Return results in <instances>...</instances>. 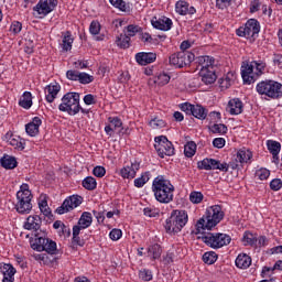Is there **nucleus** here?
<instances>
[{
  "instance_id": "f257e3e1",
  "label": "nucleus",
  "mask_w": 282,
  "mask_h": 282,
  "mask_svg": "<svg viewBox=\"0 0 282 282\" xmlns=\"http://www.w3.org/2000/svg\"><path fill=\"white\" fill-rule=\"evenodd\" d=\"M152 193L159 204H171L174 199L175 186L164 175H159L152 182Z\"/></svg>"
},
{
  "instance_id": "f03ea898",
  "label": "nucleus",
  "mask_w": 282,
  "mask_h": 282,
  "mask_svg": "<svg viewBox=\"0 0 282 282\" xmlns=\"http://www.w3.org/2000/svg\"><path fill=\"white\" fill-rule=\"evenodd\" d=\"M267 67L268 65L263 61L243 62L241 65V76L245 85H252V83L259 80V77L265 74Z\"/></svg>"
},
{
  "instance_id": "7ed1b4c3",
  "label": "nucleus",
  "mask_w": 282,
  "mask_h": 282,
  "mask_svg": "<svg viewBox=\"0 0 282 282\" xmlns=\"http://www.w3.org/2000/svg\"><path fill=\"white\" fill-rule=\"evenodd\" d=\"M224 210L221 206L214 205L206 212V216L198 219L196 223V231L203 232V230H213L217 224L224 219Z\"/></svg>"
},
{
  "instance_id": "20e7f679",
  "label": "nucleus",
  "mask_w": 282,
  "mask_h": 282,
  "mask_svg": "<svg viewBox=\"0 0 282 282\" xmlns=\"http://www.w3.org/2000/svg\"><path fill=\"white\" fill-rule=\"evenodd\" d=\"M32 192L30 191V185L22 184L20 191L17 193V199L14 208L19 215H30L32 213Z\"/></svg>"
},
{
  "instance_id": "39448f33",
  "label": "nucleus",
  "mask_w": 282,
  "mask_h": 282,
  "mask_svg": "<svg viewBox=\"0 0 282 282\" xmlns=\"http://www.w3.org/2000/svg\"><path fill=\"white\" fill-rule=\"evenodd\" d=\"M256 91L259 96L279 100V98H282V84L273 79H265L257 84Z\"/></svg>"
},
{
  "instance_id": "423d86ee",
  "label": "nucleus",
  "mask_w": 282,
  "mask_h": 282,
  "mask_svg": "<svg viewBox=\"0 0 282 282\" xmlns=\"http://www.w3.org/2000/svg\"><path fill=\"white\" fill-rule=\"evenodd\" d=\"M188 224V213L182 209H175L171 216L165 220V230L170 234L182 232V228Z\"/></svg>"
},
{
  "instance_id": "0eeeda50",
  "label": "nucleus",
  "mask_w": 282,
  "mask_h": 282,
  "mask_svg": "<svg viewBox=\"0 0 282 282\" xmlns=\"http://www.w3.org/2000/svg\"><path fill=\"white\" fill-rule=\"evenodd\" d=\"M196 234L200 235L198 239H202L203 243H206V246L214 250H219V248H224V246H228L232 241V238L226 234L205 232L204 230L200 232L196 231Z\"/></svg>"
},
{
  "instance_id": "6e6552de",
  "label": "nucleus",
  "mask_w": 282,
  "mask_h": 282,
  "mask_svg": "<svg viewBox=\"0 0 282 282\" xmlns=\"http://www.w3.org/2000/svg\"><path fill=\"white\" fill-rule=\"evenodd\" d=\"M59 111L76 116L80 113V94L66 93L62 98V104L58 106Z\"/></svg>"
},
{
  "instance_id": "1a4fd4ad",
  "label": "nucleus",
  "mask_w": 282,
  "mask_h": 282,
  "mask_svg": "<svg viewBox=\"0 0 282 282\" xmlns=\"http://www.w3.org/2000/svg\"><path fill=\"white\" fill-rule=\"evenodd\" d=\"M232 169V171L237 170L239 164L237 163H221V161L219 160H215V159H209V158H206L202 161H198L197 162V169L199 171H221L223 173H228L230 166Z\"/></svg>"
},
{
  "instance_id": "9d476101",
  "label": "nucleus",
  "mask_w": 282,
  "mask_h": 282,
  "mask_svg": "<svg viewBox=\"0 0 282 282\" xmlns=\"http://www.w3.org/2000/svg\"><path fill=\"white\" fill-rule=\"evenodd\" d=\"M35 240L31 245V248L33 250H36L37 252H47V254H57L58 249L56 247V241L45 238V236H42L39 232L34 234Z\"/></svg>"
},
{
  "instance_id": "9b49d317",
  "label": "nucleus",
  "mask_w": 282,
  "mask_h": 282,
  "mask_svg": "<svg viewBox=\"0 0 282 282\" xmlns=\"http://www.w3.org/2000/svg\"><path fill=\"white\" fill-rule=\"evenodd\" d=\"M195 61V53L189 51H180L170 56V65L176 69L188 67Z\"/></svg>"
},
{
  "instance_id": "f8f14e48",
  "label": "nucleus",
  "mask_w": 282,
  "mask_h": 282,
  "mask_svg": "<svg viewBox=\"0 0 282 282\" xmlns=\"http://www.w3.org/2000/svg\"><path fill=\"white\" fill-rule=\"evenodd\" d=\"M154 142V149L162 159L166 158V155L169 158L175 155V147L169 141V138L164 135L155 137Z\"/></svg>"
},
{
  "instance_id": "ddd939ff",
  "label": "nucleus",
  "mask_w": 282,
  "mask_h": 282,
  "mask_svg": "<svg viewBox=\"0 0 282 282\" xmlns=\"http://www.w3.org/2000/svg\"><path fill=\"white\" fill-rule=\"evenodd\" d=\"M259 32H261V25L257 19L248 20L243 26L236 30L237 36L245 39H254L259 36Z\"/></svg>"
},
{
  "instance_id": "4468645a",
  "label": "nucleus",
  "mask_w": 282,
  "mask_h": 282,
  "mask_svg": "<svg viewBox=\"0 0 282 282\" xmlns=\"http://www.w3.org/2000/svg\"><path fill=\"white\" fill-rule=\"evenodd\" d=\"M83 204V197L79 195H73L67 197L62 206L57 207V215H65V213H69V210H74V208H78Z\"/></svg>"
},
{
  "instance_id": "2eb2a0df",
  "label": "nucleus",
  "mask_w": 282,
  "mask_h": 282,
  "mask_svg": "<svg viewBox=\"0 0 282 282\" xmlns=\"http://www.w3.org/2000/svg\"><path fill=\"white\" fill-rule=\"evenodd\" d=\"M58 6V0H41L34 8L39 15L47 17Z\"/></svg>"
},
{
  "instance_id": "dca6fc26",
  "label": "nucleus",
  "mask_w": 282,
  "mask_h": 282,
  "mask_svg": "<svg viewBox=\"0 0 282 282\" xmlns=\"http://www.w3.org/2000/svg\"><path fill=\"white\" fill-rule=\"evenodd\" d=\"M140 164L138 160L131 161L130 165L123 166L120 170L121 177H123V180H133L140 171Z\"/></svg>"
},
{
  "instance_id": "f3484780",
  "label": "nucleus",
  "mask_w": 282,
  "mask_h": 282,
  "mask_svg": "<svg viewBox=\"0 0 282 282\" xmlns=\"http://www.w3.org/2000/svg\"><path fill=\"white\" fill-rule=\"evenodd\" d=\"M151 24H152V28H154L155 30H161L162 32H169V30L173 28V20L164 15L160 18L153 17L151 20Z\"/></svg>"
},
{
  "instance_id": "a211bd4d",
  "label": "nucleus",
  "mask_w": 282,
  "mask_h": 282,
  "mask_svg": "<svg viewBox=\"0 0 282 282\" xmlns=\"http://www.w3.org/2000/svg\"><path fill=\"white\" fill-rule=\"evenodd\" d=\"M194 61L199 72H202V69H215V58L208 55L198 56L196 58L194 57Z\"/></svg>"
},
{
  "instance_id": "6ab92c4d",
  "label": "nucleus",
  "mask_w": 282,
  "mask_h": 282,
  "mask_svg": "<svg viewBox=\"0 0 282 282\" xmlns=\"http://www.w3.org/2000/svg\"><path fill=\"white\" fill-rule=\"evenodd\" d=\"M156 58H158V54L153 52H150V53L140 52L135 54V61L138 65H142V66L151 65V63H155Z\"/></svg>"
},
{
  "instance_id": "aec40b11",
  "label": "nucleus",
  "mask_w": 282,
  "mask_h": 282,
  "mask_svg": "<svg viewBox=\"0 0 282 282\" xmlns=\"http://www.w3.org/2000/svg\"><path fill=\"white\" fill-rule=\"evenodd\" d=\"M108 122L109 124L105 127V131L111 138L118 129H122V119L120 117H108Z\"/></svg>"
},
{
  "instance_id": "412c9836",
  "label": "nucleus",
  "mask_w": 282,
  "mask_h": 282,
  "mask_svg": "<svg viewBox=\"0 0 282 282\" xmlns=\"http://www.w3.org/2000/svg\"><path fill=\"white\" fill-rule=\"evenodd\" d=\"M0 272L3 274L2 282H14L17 269L10 263L0 264Z\"/></svg>"
},
{
  "instance_id": "4be33fe9",
  "label": "nucleus",
  "mask_w": 282,
  "mask_h": 282,
  "mask_svg": "<svg viewBox=\"0 0 282 282\" xmlns=\"http://www.w3.org/2000/svg\"><path fill=\"white\" fill-rule=\"evenodd\" d=\"M61 91V85L58 83L50 84L44 88L45 100L47 102H53L56 100V96Z\"/></svg>"
},
{
  "instance_id": "5701e85b",
  "label": "nucleus",
  "mask_w": 282,
  "mask_h": 282,
  "mask_svg": "<svg viewBox=\"0 0 282 282\" xmlns=\"http://www.w3.org/2000/svg\"><path fill=\"white\" fill-rule=\"evenodd\" d=\"M41 224H43V220H41L39 215L29 216L24 223V228L25 230H34V232H39Z\"/></svg>"
},
{
  "instance_id": "b1692460",
  "label": "nucleus",
  "mask_w": 282,
  "mask_h": 282,
  "mask_svg": "<svg viewBox=\"0 0 282 282\" xmlns=\"http://www.w3.org/2000/svg\"><path fill=\"white\" fill-rule=\"evenodd\" d=\"M41 124H43V121L39 117H34L31 122L25 124V132L31 138H35V135H39Z\"/></svg>"
},
{
  "instance_id": "393cba45",
  "label": "nucleus",
  "mask_w": 282,
  "mask_h": 282,
  "mask_svg": "<svg viewBox=\"0 0 282 282\" xmlns=\"http://www.w3.org/2000/svg\"><path fill=\"white\" fill-rule=\"evenodd\" d=\"M227 109L231 116H239L243 113V102L239 98H234L229 100Z\"/></svg>"
},
{
  "instance_id": "a878e982",
  "label": "nucleus",
  "mask_w": 282,
  "mask_h": 282,
  "mask_svg": "<svg viewBox=\"0 0 282 282\" xmlns=\"http://www.w3.org/2000/svg\"><path fill=\"white\" fill-rule=\"evenodd\" d=\"M94 221V217H91V213L84 212L77 223V225L74 226V228H79V230H85L91 226Z\"/></svg>"
},
{
  "instance_id": "bb28decb",
  "label": "nucleus",
  "mask_w": 282,
  "mask_h": 282,
  "mask_svg": "<svg viewBox=\"0 0 282 282\" xmlns=\"http://www.w3.org/2000/svg\"><path fill=\"white\" fill-rule=\"evenodd\" d=\"M199 76L202 78V82L205 85H213V83H215V80H217V75L215 74V68L200 69Z\"/></svg>"
},
{
  "instance_id": "cd10ccee",
  "label": "nucleus",
  "mask_w": 282,
  "mask_h": 282,
  "mask_svg": "<svg viewBox=\"0 0 282 282\" xmlns=\"http://www.w3.org/2000/svg\"><path fill=\"white\" fill-rule=\"evenodd\" d=\"M235 160H236V162H239V164H248V162H250V160H252V151H250L246 148H242L237 151Z\"/></svg>"
},
{
  "instance_id": "c85d7f7f",
  "label": "nucleus",
  "mask_w": 282,
  "mask_h": 282,
  "mask_svg": "<svg viewBox=\"0 0 282 282\" xmlns=\"http://www.w3.org/2000/svg\"><path fill=\"white\" fill-rule=\"evenodd\" d=\"M236 265L240 270H247V268H250V265H252V258H250V256L246 253H240L236 258Z\"/></svg>"
},
{
  "instance_id": "c756f323",
  "label": "nucleus",
  "mask_w": 282,
  "mask_h": 282,
  "mask_svg": "<svg viewBox=\"0 0 282 282\" xmlns=\"http://www.w3.org/2000/svg\"><path fill=\"white\" fill-rule=\"evenodd\" d=\"M267 149L273 155V160H279V153H281V143L274 140L267 141Z\"/></svg>"
},
{
  "instance_id": "7c9ffc66",
  "label": "nucleus",
  "mask_w": 282,
  "mask_h": 282,
  "mask_svg": "<svg viewBox=\"0 0 282 282\" xmlns=\"http://www.w3.org/2000/svg\"><path fill=\"white\" fill-rule=\"evenodd\" d=\"M8 143L10 147H13V149H17L18 151H23V149H25V140L19 135H11L8 140Z\"/></svg>"
},
{
  "instance_id": "2f4dec72",
  "label": "nucleus",
  "mask_w": 282,
  "mask_h": 282,
  "mask_svg": "<svg viewBox=\"0 0 282 282\" xmlns=\"http://www.w3.org/2000/svg\"><path fill=\"white\" fill-rule=\"evenodd\" d=\"M192 116H194V118H197V120H206V118H208V109H206L202 105H194Z\"/></svg>"
},
{
  "instance_id": "473e14b6",
  "label": "nucleus",
  "mask_w": 282,
  "mask_h": 282,
  "mask_svg": "<svg viewBox=\"0 0 282 282\" xmlns=\"http://www.w3.org/2000/svg\"><path fill=\"white\" fill-rule=\"evenodd\" d=\"M0 164L3 169H7V170L17 169V164H18L17 158L4 155L3 158H1Z\"/></svg>"
},
{
  "instance_id": "72a5a7b5",
  "label": "nucleus",
  "mask_w": 282,
  "mask_h": 282,
  "mask_svg": "<svg viewBox=\"0 0 282 282\" xmlns=\"http://www.w3.org/2000/svg\"><path fill=\"white\" fill-rule=\"evenodd\" d=\"M74 44V37H72V32L66 31L62 40V50L64 52H69L72 45Z\"/></svg>"
},
{
  "instance_id": "f704fd0d",
  "label": "nucleus",
  "mask_w": 282,
  "mask_h": 282,
  "mask_svg": "<svg viewBox=\"0 0 282 282\" xmlns=\"http://www.w3.org/2000/svg\"><path fill=\"white\" fill-rule=\"evenodd\" d=\"M19 106L23 109H30L32 107V93L24 91L19 100Z\"/></svg>"
},
{
  "instance_id": "c9c22d12",
  "label": "nucleus",
  "mask_w": 282,
  "mask_h": 282,
  "mask_svg": "<svg viewBox=\"0 0 282 282\" xmlns=\"http://www.w3.org/2000/svg\"><path fill=\"white\" fill-rule=\"evenodd\" d=\"M116 44L121 50H128V47H130L131 45V37H129L127 34H121L120 36L117 37Z\"/></svg>"
},
{
  "instance_id": "e433bc0d",
  "label": "nucleus",
  "mask_w": 282,
  "mask_h": 282,
  "mask_svg": "<svg viewBox=\"0 0 282 282\" xmlns=\"http://www.w3.org/2000/svg\"><path fill=\"white\" fill-rule=\"evenodd\" d=\"M151 180V172L147 171L141 173V177L134 180L135 188H142Z\"/></svg>"
},
{
  "instance_id": "4c0bfd02",
  "label": "nucleus",
  "mask_w": 282,
  "mask_h": 282,
  "mask_svg": "<svg viewBox=\"0 0 282 282\" xmlns=\"http://www.w3.org/2000/svg\"><path fill=\"white\" fill-rule=\"evenodd\" d=\"M149 257L152 259H160L162 257V247L159 243H154L148 248Z\"/></svg>"
},
{
  "instance_id": "58836bf2",
  "label": "nucleus",
  "mask_w": 282,
  "mask_h": 282,
  "mask_svg": "<svg viewBox=\"0 0 282 282\" xmlns=\"http://www.w3.org/2000/svg\"><path fill=\"white\" fill-rule=\"evenodd\" d=\"M212 133H217L218 135H226L228 133V127L224 123H214L209 127Z\"/></svg>"
},
{
  "instance_id": "ea45409f",
  "label": "nucleus",
  "mask_w": 282,
  "mask_h": 282,
  "mask_svg": "<svg viewBox=\"0 0 282 282\" xmlns=\"http://www.w3.org/2000/svg\"><path fill=\"white\" fill-rule=\"evenodd\" d=\"M197 152V144L195 141H189L184 147V154L186 158H193L195 153Z\"/></svg>"
},
{
  "instance_id": "a19ab883",
  "label": "nucleus",
  "mask_w": 282,
  "mask_h": 282,
  "mask_svg": "<svg viewBox=\"0 0 282 282\" xmlns=\"http://www.w3.org/2000/svg\"><path fill=\"white\" fill-rule=\"evenodd\" d=\"M82 184L86 191H96V187L98 186L96 178L93 176H87Z\"/></svg>"
},
{
  "instance_id": "79ce46f5",
  "label": "nucleus",
  "mask_w": 282,
  "mask_h": 282,
  "mask_svg": "<svg viewBox=\"0 0 282 282\" xmlns=\"http://www.w3.org/2000/svg\"><path fill=\"white\" fill-rule=\"evenodd\" d=\"M154 83L160 87H164V85L171 83V76L166 73H161L155 77Z\"/></svg>"
},
{
  "instance_id": "37998d69",
  "label": "nucleus",
  "mask_w": 282,
  "mask_h": 282,
  "mask_svg": "<svg viewBox=\"0 0 282 282\" xmlns=\"http://www.w3.org/2000/svg\"><path fill=\"white\" fill-rule=\"evenodd\" d=\"M188 2L186 1H178L176 2L175 9L177 14H181L182 17H186L188 14Z\"/></svg>"
},
{
  "instance_id": "c03bdc74",
  "label": "nucleus",
  "mask_w": 282,
  "mask_h": 282,
  "mask_svg": "<svg viewBox=\"0 0 282 282\" xmlns=\"http://www.w3.org/2000/svg\"><path fill=\"white\" fill-rule=\"evenodd\" d=\"M80 228L78 227H73V243L74 246H85V240L80 239Z\"/></svg>"
},
{
  "instance_id": "a18cd8bd",
  "label": "nucleus",
  "mask_w": 282,
  "mask_h": 282,
  "mask_svg": "<svg viewBox=\"0 0 282 282\" xmlns=\"http://www.w3.org/2000/svg\"><path fill=\"white\" fill-rule=\"evenodd\" d=\"M242 241L245 246H256L257 245V236H254L250 231H246L242 237Z\"/></svg>"
},
{
  "instance_id": "49530a36",
  "label": "nucleus",
  "mask_w": 282,
  "mask_h": 282,
  "mask_svg": "<svg viewBox=\"0 0 282 282\" xmlns=\"http://www.w3.org/2000/svg\"><path fill=\"white\" fill-rule=\"evenodd\" d=\"M109 3H111L113 8H117L121 12H129L130 10L129 4L123 0H109Z\"/></svg>"
},
{
  "instance_id": "de8ad7c7",
  "label": "nucleus",
  "mask_w": 282,
  "mask_h": 282,
  "mask_svg": "<svg viewBox=\"0 0 282 282\" xmlns=\"http://www.w3.org/2000/svg\"><path fill=\"white\" fill-rule=\"evenodd\" d=\"M31 257L34 258L35 261H39L44 265H50V263H52V259H50V256H47V253H33Z\"/></svg>"
},
{
  "instance_id": "09e8293b",
  "label": "nucleus",
  "mask_w": 282,
  "mask_h": 282,
  "mask_svg": "<svg viewBox=\"0 0 282 282\" xmlns=\"http://www.w3.org/2000/svg\"><path fill=\"white\" fill-rule=\"evenodd\" d=\"M141 32H142V29L140 28V25L129 24L126 28V35H128L129 39H131V36H135V34H140Z\"/></svg>"
},
{
  "instance_id": "8fccbe9b",
  "label": "nucleus",
  "mask_w": 282,
  "mask_h": 282,
  "mask_svg": "<svg viewBox=\"0 0 282 282\" xmlns=\"http://www.w3.org/2000/svg\"><path fill=\"white\" fill-rule=\"evenodd\" d=\"M39 208H40L41 213L44 215V217H48V218L52 217V209L47 205V200L46 199H42L39 203Z\"/></svg>"
},
{
  "instance_id": "3c124183",
  "label": "nucleus",
  "mask_w": 282,
  "mask_h": 282,
  "mask_svg": "<svg viewBox=\"0 0 282 282\" xmlns=\"http://www.w3.org/2000/svg\"><path fill=\"white\" fill-rule=\"evenodd\" d=\"M203 261L207 263V265H213V263L217 261V253H215V251L205 252L203 254Z\"/></svg>"
},
{
  "instance_id": "603ef678",
  "label": "nucleus",
  "mask_w": 282,
  "mask_h": 282,
  "mask_svg": "<svg viewBox=\"0 0 282 282\" xmlns=\"http://www.w3.org/2000/svg\"><path fill=\"white\" fill-rule=\"evenodd\" d=\"M189 202L192 204H202V202H204V194H202V192H197V191L191 192Z\"/></svg>"
},
{
  "instance_id": "864d4df0",
  "label": "nucleus",
  "mask_w": 282,
  "mask_h": 282,
  "mask_svg": "<svg viewBox=\"0 0 282 282\" xmlns=\"http://www.w3.org/2000/svg\"><path fill=\"white\" fill-rule=\"evenodd\" d=\"M149 124L152 129H164V127H166V121L160 118H154L150 120Z\"/></svg>"
},
{
  "instance_id": "5fc2aeb1",
  "label": "nucleus",
  "mask_w": 282,
  "mask_h": 282,
  "mask_svg": "<svg viewBox=\"0 0 282 282\" xmlns=\"http://www.w3.org/2000/svg\"><path fill=\"white\" fill-rule=\"evenodd\" d=\"M77 80L80 85H89L90 83H94V76L87 73H79V78Z\"/></svg>"
},
{
  "instance_id": "6e6d98bb",
  "label": "nucleus",
  "mask_w": 282,
  "mask_h": 282,
  "mask_svg": "<svg viewBox=\"0 0 282 282\" xmlns=\"http://www.w3.org/2000/svg\"><path fill=\"white\" fill-rule=\"evenodd\" d=\"M139 279H141V281H153V272L149 269L140 270Z\"/></svg>"
},
{
  "instance_id": "4d7b16f0",
  "label": "nucleus",
  "mask_w": 282,
  "mask_h": 282,
  "mask_svg": "<svg viewBox=\"0 0 282 282\" xmlns=\"http://www.w3.org/2000/svg\"><path fill=\"white\" fill-rule=\"evenodd\" d=\"M256 177H258V180L260 181H264L268 180V177H270V170L265 169V167H261L260 170H258L256 172Z\"/></svg>"
},
{
  "instance_id": "13d9d810",
  "label": "nucleus",
  "mask_w": 282,
  "mask_h": 282,
  "mask_svg": "<svg viewBox=\"0 0 282 282\" xmlns=\"http://www.w3.org/2000/svg\"><path fill=\"white\" fill-rule=\"evenodd\" d=\"M194 108L195 105L188 102L181 104L180 106L181 111H184L187 116H193Z\"/></svg>"
},
{
  "instance_id": "bf43d9fd",
  "label": "nucleus",
  "mask_w": 282,
  "mask_h": 282,
  "mask_svg": "<svg viewBox=\"0 0 282 282\" xmlns=\"http://www.w3.org/2000/svg\"><path fill=\"white\" fill-rule=\"evenodd\" d=\"M89 32L93 34V36H97V34H100V22L93 21L89 26Z\"/></svg>"
},
{
  "instance_id": "052dcab7",
  "label": "nucleus",
  "mask_w": 282,
  "mask_h": 282,
  "mask_svg": "<svg viewBox=\"0 0 282 282\" xmlns=\"http://www.w3.org/2000/svg\"><path fill=\"white\" fill-rule=\"evenodd\" d=\"M106 173L107 170H105V167L100 165L95 166L93 170V174L95 175V177H105Z\"/></svg>"
},
{
  "instance_id": "680f3d73",
  "label": "nucleus",
  "mask_w": 282,
  "mask_h": 282,
  "mask_svg": "<svg viewBox=\"0 0 282 282\" xmlns=\"http://www.w3.org/2000/svg\"><path fill=\"white\" fill-rule=\"evenodd\" d=\"M270 188H271V191H281V188H282V181H281V178H273L270 182Z\"/></svg>"
},
{
  "instance_id": "e2e57ef3",
  "label": "nucleus",
  "mask_w": 282,
  "mask_h": 282,
  "mask_svg": "<svg viewBox=\"0 0 282 282\" xmlns=\"http://www.w3.org/2000/svg\"><path fill=\"white\" fill-rule=\"evenodd\" d=\"M109 237L112 241H118L122 237V230L115 228L110 231Z\"/></svg>"
},
{
  "instance_id": "0e129e2a",
  "label": "nucleus",
  "mask_w": 282,
  "mask_h": 282,
  "mask_svg": "<svg viewBox=\"0 0 282 282\" xmlns=\"http://www.w3.org/2000/svg\"><path fill=\"white\" fill-rule=\"evenodd\" d=\"M80 72L78 70L70 69L66 72V78H68V80H78Z\"/></svg>"
},
{
  "instance_id": "69168bd1",
  "label": "nucleus",
  "mask_w": 282,
  "mask_h": 282,
  "mask_svg": "<svg viewBox=\"0 0 282 282\" xmlns=\"http://www.w3.org/2000/svg\"><path fill=\"white\" fill-rule=\"evenodd\" d=\"M23 30V24L19 21H14L11 24L10 31L13 32V34H19Z\"/></svg>"
},
{
  "instance_id": "338daca9",
  "label": "nucleus",
  "mask_w": 282,
  "mask_h": 282,
  "mask_svg": "<svg viewBox=\"0 0 282 282\" xmlns=\"http://www.w3.org/2000/svg\"><path fill=\"white\" fill-rule=\"evenodd\" d=\"M213 147H215V149H224L226 147V139L224 138L214 139Z\"/></svg>"
},
{
  "instance_id": "774afa93",
  "label": "nucleus",
  "mask_w": 282,
  "mask_h": 282,
  "mask_svg": "<svg viewBox=\"0 0 282 282\" xmlns=\"http://www.w3.org/2000/svg\"><path fill=\"white\" fill-rule=\"evenodd\" d=\"M210 122H220L221 121V112L212 111L208 115Z\"/></svg>"
}]
</instances>
